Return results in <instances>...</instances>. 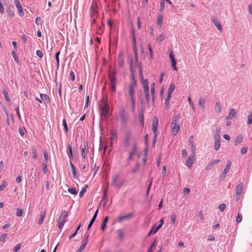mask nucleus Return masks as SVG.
<instances>
[{"label":"nucleus","instance_id":"f257e3e1","mask_svg":"<svg viewBox=\"0 0 252 252\" xmlns=\"http://www.w3.org/2000/svg\"><path fill=\"white\" fill-rule=\"evenodd\" d=\"M118 120L120 122L121 127L123 129L125 128L128 124V115L123 107L121 108L119 110Z\"/></svg>","mask_w":252,"mask_h":252},{"label":"nucleus","instance_id":"f03ea898","mask_svg":"<svg viewBox=\"0 0 252 252\" xmlns=\"http://www.w3.org/2000/svg\"><path fill=\"white\" fill-rule=\"evenodd\" d=\"M117 72L115 70L110 71L108 73V79L110 81L109 90L112 93H115L117 85Z\"/></svg>","mask_w":252,"mask_h":252},{"label":"nucleus","instance_id":"7ed1b4c3","mask_svg":"<svg viewBox=\"0 0 252 252\" xmlns=\"http://www.w3.org/2000/svg\"><path fill=\"white\" fill-rule=\"evenodd\" d=\"M132 136V132L130 129H128L126 131L124 138V145L125 147H127L130 145Z\"/></svg>","mask_w":252,"mask_h":252},{"label":"nucleus","instance_id":"20e7f679","mask_svg":"<svg viewBox=\"0 0 252 252\" xmlns=\"http://www.w3.org/2000/svg\"><path fill=\"white\" fill-rule=\"evenodd\" d=\"M103 104L101 106L100 115L104 117H107L108 115L109 105L107 100H103Z\"/></svg>","mask_w":252,"mask_h":252},{"label":"nucleus","instance_id":"39448f33","mask_svg":"<svg viewBox=\"0 0 252 252\" xmlns=\"http://www.w3.org/2000/svg\"><path fill=\"white\" fill-rule=\"evenodd\" d=\"M136 84L135 82H133L128 85V93L130 96V98H134V88L135 87Z\"/></svg>","mask_w":252,"mask_h":252},{"label":"nucleus","instance_id":"423d86ee","mask_svg":"<svg viewBox=\"0 0 252 252\" xmlns=\"http://www.w3.org/2000/svg\"><path fill=\"white\" fill-rule=\"evenodd\" d=\"M158 119L157 118H155L153 120L152 130L154 135H155V138H157L158 135Z\"/></svg>","mask_w":252,"mask_h":252},{"label":"nucleus","instance_id":"0eeeda50","mask_svg":"<svg viewBox=\"0 0 252 252\" xmlns=\"http://www.w3.org/2000/svg\"><path fill=\"white\" fill-rule=\"evenodd\" d=\"M14 4L18 10L19 15L21 17L23 16L24 15V12L23 10L22 6L19 0H14Z\"/></svg>","mask_w":252,"mask_h":252},{"label":"nucleus","instance_id":"6e6552de","mask_svg":"<svg viewBox=\"0 0 252 252\" xmlns=\"http://www.w3.org/2000/svg\"><path fill=\"white\" fill-rule=\"evenodd\" d=\"M195 160L194 156L193 154H191L187 158L186 162V165L189 167L191 168Z\"/></svg>","mask_w":252,"mask_h":252},{"label":"nucleus","instance_id":"1a4fd4ad","mask_svg":"<svg viewBox=\"0 0 252 252\" xmlns=\"http://www.w3.org/2000/svg\"><path fill=\"white\" fill-rule=\"evenodd\" d=\"M180 128V126L178 124H171L172 133L173 136H175L177 134Z\"/></svg>","mask_w":252,"mask_h":252},{"label":"nucleus","instance_id":"9d476101","mask_svg":"<svg viewBox=\"0 0 252 252\" xmlns=\"http://www.w3.org/2000/svg\"><path fill=\"white\" fill-rule=\"evenodd\" d=\"M243 188V184L242 182H240V183L235 188V193L236 195H241Z\"/></svg>","mask_w":252,"mask_h":252},{"label":"nucleus","instance_id":"9b49d317","mask_svg":"<svg viewBox=\"0 0 252 252\" xmlns=\"http://www.w3.org/2000/svg\"><path fill=\"white\" fill-rule=\"evenodd\" d=\"M212 21L213 23L215 25V26L218 28V29L221 32L222 31V29L220 22L218 21L217 19L215 17L212 19Z\"/></svg>","mask_w":252,"mask_h":252},{"label":"nucleus","instance_id":"f8f14e48","mask_svg":"<svg viewBox=\"0 0 252 252\" xmlns=\"http://www.w3.org/2000/svg\"><path fill=\"white\" fill-rule=\"evenodd\" d=\"M45 216H46V211L45 210L42 211L40 214L39 218L38 221V224L39 225H40L43 223L44 219L45 218Z\"/></svg>","mask_w":252,"mask_h":252},{"label":"nucleus","instance_id":"ddd939ff","mask_svg":"<svg viewBox=\"0 0 252 252\" xmlns=\"http://www.w3.org/2000/svg\"><path fill=\"white\" fill-rule=\"evenodd\" d=\"M119 177L120 176L119 174L114 175L112 177V185L115 188H117L118 186V180L119 178Z\"/></svg>","mask_w":252,"mask_h":252},{"label":"nucleus","instance_id":"4468645a","mask_svg":"<svg viewBox=\"0 0 252 252\" xmlns=\"http://www.w3.org/2000/svg\"><path fill=\"white\" fill-rule=\"evenodd\" d=\"M133 216V213H130L124 216H120L119 218L118 221L119 222H122L124 220L128 219L131 217H132Z\"/></svg>","mask_w":252,"mask_h":252},{"label":"nucleus","instance_id":"2eb2a0df","mask_svg":"<svg viewBox=\"0 0 252 252\" xmlns=\"http://www.w3.org/2000/svg\"><path fill=\"white\" fill-rule=\"evenodd\" d=\"M119 65L121 67H123L124 65V57L122 53H120L118 58Z\"/></svg>","mask_w":252,"mask_h":252},{"label":"nucleus","instance_id":"dca6fc26","mask_svg":"<svg viewBox=\"0 0 252 252\" xmlns=\"http://www.w3.org/2000/svg\"><path fill=\"white\" fill-rule=\"evenodd\" d=\"M220 130H221L220 127H218L216 128V132H215V134L214 135V140H220Z\"/></svg>","mask_w":252,"mask_h":252},{"label":"nucleus","instance_id":"f3484780","mask_svg":"<svg viewBox=\"0 0 252 252\" xmlns=\"http://www.w3.org/2000/svg\"><path fill=\"white\" fill-rule=\"evenodd\" d=\"M231 165V163L230 160H228L227 161V164L225 166L224 169L223 170V172H224V174H227L229 171L230 170V168Z\"/></svg>","mask_w":252,"mask_h":252},{"label":"nucleus","instance_id":"a211bd4d","mask_svg":"<svg viewBox=\"0 0 252 252\" xmlns=\"http://www.w3.org/2000/svg\"><path fill=\"white\" fill-rule=\"evenodd\" d=\"M163 19V16L162 14H159L158 15V20H157V26L159 27V28H161L162 24V20Z\"/></svg>","mask_w":252,"mask_h":252},{"label":"nucleus","instance_id":"6ab92c4d","mask_svg":"<svg viewBox=\"0 0 252 252\" xmlns=\"http://www.w3.org/2000/svg\"><path fill=\"white\" fill-rule=\"evenodd\" d=\"M141 83L144 88V91L149 90L148 81L147 79H143L142 81H141Z\"/></svg>","mask_w":252,"mask_h":252},{"label":"nucleus","instance_id":"aec40b11","mask_svg":"<svg viewBox=\"0 0 252 252\" xmlns=\"http://www.w3.org/2000/svg\"><path fill=\"white\" fill-rule=\"evenodd\" d=\"M136 148H137L136 144H134L133 145L132 151L131 152H130L128 154L127 160H130L131 159L132 156L134 155L135 152L136 150Z\"/></svg>","mask_w":252,"mask_h":252},{"label":"nucleus","instance_id":"412c9836","mask_svg":"<svg viewBox=\"0 0 252 252\" xmlns=\"http://www.w3.org/2000/svg\"><path fill=\"white\" fill-rule=\"evenodd\" d=\"M40 96L41 100H42L44 103H48L49 101V98L47 94H40Z\"/></svg>","mask_w":252,"mask_h":252},{"label":"nucleus","instance_id":"4be33fe9","mask_svg":"<svg viewBox=\"0 0 252 252\" xmlns=\"http://www.w3.org/2000/svg\"><path fill=\"white\" fill-rule=\"evenodd\" d=\"M7 14L8 15V16L12 18L14 15V12L13 10V8L12 7H8L6 10Z\"/></svg>","mask_w":252,"mask_h":252},{"label":"nucleus","instance_id":"5701e85b","mask_svg":"<svg viewBox=\"0 0 252 252\" xmlns=\"http://www.w3.org/2000/svg\"><path fill=\"white\" fill-rule=\"evenodd\" d=\"M175 85L173 84H170L167 91V94L171 95L175 90Z\"/></svg>","mask_w":252,"mask_h":252},{"label":"nucleus","instance_id":"b1692460","mask_svg":"<svg viewBox=\"0 0 252 252\" xmlns=\"http://www.w3.org/2000/svg\"><path fill=\"white\" fill-rule=\"evenodd\" d=\"M243 138L242 136L239 135L237 136L234 141V145L235 146L238 145L239 143H241L243 141Z\"/></svg>","mask_w":252,"mask_h":252},{"label":"nucleus","instance_id":"393cba45","mask_svg":"<svg viewBox=\"0 0 252 252\" xmlns=\"http://www.w3.org/2000/svg\"><path fill=\"white\" fill-rule=\"evenodd\" d=\"M215 140V144H214V149L216 151H218L220 148V140Z\"/></svg>","mask_w":252,"mask_h":252},{"label":"nucleus","instance_id":"a878e982","mask_svg":"<svg viewBox=\"0 0 252 252\" xmlns=\"http://www.w3.org/2000/svg\"><path fill=\"white\" fill-rule=\"evenodd\" d=\"M151 93L152 95L153 100L154 101V94L155 93V84L152 83L151 86Z\"/></svg>","mask_w":252,"mask_h":252},{"label":"nucleus","instance_id":"bb28decb","mask_svg":"<svg viewBox=\"0 0 252 252\" xmlns=\"http://www.w3.org/2000/svg\"><path fill=\"white\" fill-rule=\"evenodd\" d=\"M145 98L146 100V102L147 103L148 105L150 104V97L149 94V90L148 91H144Z\"/></svg>","mask_w":252,"mask_h":252},{"label":"nucleus","instance_id":"cd10ccee","mask_svg":"<svg viewBox=\"0 0 252 252\" xmlns=\"http://www.w3.org/2000/svg\"><path fill=\"white\" fill-rule=\"evenodd\" d=\"M215 109L216 112L220 113L221 111V106L219 102H216L215 104Z\"/></svg>","mask_w":252,"mask_h":252},{"label":"nucleus","instance_id":"c85d7f7f","mask_svg":"<svg viewBox=\"0 0 252 252\" xmlns=\"http://www.w3.org/2000/svg\"><path fill=\"white\" fill-rule=\"evenodd\" d=\"M117 132L116 131H113L110 132V140H114L117 139Z\"/></svg>","mask_w":252,"mask_h":252},{"label":"nucleus","instance_id":"c756f323","mask_svg":"<svg viewBox=\"0 0 252 252\" xmlns=\"http://www.w3.org/2000/svg\"><path fill=\"white\" fill-rule=\"evenodd\" d=\"M67 148H68V152H67V155H68V158H69V159H71L73 158L72 148L70 145H68Z\"/></svg>","mask_w":252,"mask_h":252},{"label":"nucleus","instance_id":"7c9ffc66","mask_svg":"<svg viewBox=\"0 0 252 252\" xmlns=\"http://www.w3.org/2000/svg\"><path fill=\"white\" fill-rule=\"evenodd\" d=\"M88 152V150L86 149V148H81V155L83 159H86V154Z\"/></svg>","mask_w":252,"mask_h":252},{"label":"nucleus","instance_id":"2f4dec72","mask_svg":"<svg viewBox=\"0 0 252 252\" xmlns=\"http://www.w3.org/2000/svg\"><path fill=\"white\" fill-rule=\"evenodd\" d=\"M2 94L4 95V97H5V99L6 100V101H7L8 102H10V99L8 97V92L7 90H3V92H2Z\"/></svg>","mask_w":252,"mask_h":252},{"label":"nucleus","instance_id":"473e14b6","mask_svg":"<svg viewBox=\"0 0 252 252\" xmlns=\"http://www.w3.org/2000/svg\"><path fill=\"white\" fill-rule=\"evenodd\" d=\"M205 99L202 97L200 98V99H199V101H198V105L200 107H201L202 108L204 109L205 107Z\"/></svg>","mask_w":252,"mask_h":252},{"label":"nucleus","instance_id":"72a5a7b5","mask_svg":"<svg viewBox=\"0 0 252 252\" xmlns=\"http://www.w3.org/2000/svg\"><path fill=\"white\" fill-rule=\"evenodd\" d=\"M32 157L34 159H36L37 158V150L34 146L32 147Z\"/></svg>","mask_w":252,"mask_h":252},{"label":"nucleus","instance_id":"f704fd0d","mask_svg":"<svg viewBox=\"0 0 252 252\" xmlns=\"http://www.w3.org/2000/svg\"><path fill=\"white\" fill-rule=\"evenodd\" d=\"M180 119V115L177 114L173 118V120L171 124H177L178 121Z\"/></svg>","mask_w":252,"mask_h":252},{"label":"nucleus","instance_id":"c9c22d12","mask_svg":"<svg viewBox=\"0 0 252 252\" xmlns=\"http://www.w3.org/2000/svg\"><path fill=\"white\" fill-rule=\"evenodd\" d=\"M11 55H12L13 58H14L15 62L17 64H19V61L18 57L17 55H16L15 51H12Z\"/></svg>","mask_w":252,"mask_h":252},{"label":"nucleus","instance_id":"e433bc0d","mask_svg":"<svg viewBox=\"0 0 252 252\" xmlns=\"http://www.w3.org/2000/svg\"><path fill=\"white\" fill-rule=\"evenodd\" d=\"M68 191L73 195H76L78 193L77 191L76 190V189L75 188H69L68 189Z\"/></svg>","mask_w":252,"mask_h":252},{"label":"nucleus","instance_id":"4c0bfd02","mask_svg":"<svg viewBox=\"0 0 252 252\" xmlns=\"http://www.w3.org/2000/svg\"><path fill=\"white\" fill-rule=\"evenodd\" d=\"M171 96H172L171 95L167 94V96L165 99V104L166 105V106L168 108L169 107V103H170V101Z\"/></svg>","mask_w":252,"mask_h":252},{"label":"nucleus","instance_id":"58836bf2","mask_svg":"<svg viewBox=\"0 0 252 252\" xmlns=\"http://www.w3.org/2000/svg\"><path fill=\"white\" fill-rule=\"evenodd\" d=\"M70 167H71V169H72L73 176L74 177H75L76 175L75 168L74 166L73 165V163H72V162L71 161H70Z\"/></svg>","mask_w":252,"mask_h":252},{"label":"nucleus","instance_id":"ea45409f","mask_svg":"<svg viewBox=\"0 0 252 252\" xmlns=\"http://www.w3.org/2000/svg\"><path fill=\"white\" fill-rule=\"evenodd\" d=\"M248 125H251L252 123V112L250 111L248 116Z\"/></svg>","mask_w":252,"mask_h":252},{"label":"nucleus","instance_id":"a19ab883","mask_svg":"<svg viewBox=\"0 0 252 252\" xmlns=\"http://www.w3.org/2000/svg\"><path fill=\"white\" fill-rule=\"evenodd\" d=\"M242 215L241 214L238 213L237 216L236 218V222L238 223H240L242 221Z\"/></svg>","mask_w":252,"mask_h":252},{"label":"nucleus","instance_id":"79ce46f5","mask_svg":"<svg viewBox=\"0 0 252 252\" xmlns=\"http://www.w3.org/2000/svg\"><path fill=\"white\" fill-rule=\"evenodd\" d=\"M64 220L63 219H62L61 218H60L59 222H58V226L60 229H61L63 226L64 225Z\"/></svg>","mask_w":252,"mask_h":252},{"label":"nucleus","instance_id":"37998d69","mask_svg":"<svg viewBox=\"0 0 252 252\" xmlns=\"http://www.w3.org/2000/svg\"><path fill=\"white\" fill-rule=\"evenodd\" d=\"M63 125L64 127L65 132L67 133L68 132V127L65 119H63Z\"/></svg>","mask_w":252,"mask_h":252},{"label":"nucleus","instance_id":"c03bdc74","mask_svg":"<svg viewBox=\"0 0 252 252\" xmlns=\"http://www.w3.org/2000/svg\"><path fill=\"white\" fill-rule=\"evenodd\" d=\"M236 112L235 110L233 108H231L230 110L229 115L230 117H231V118H232L233 117H234L235 116V115H236Z\"/></svg>","mask_w":252,"mask_h":252},{"label":"nucleus","instance_id":"a18cd8bd","mask_svg":"<svg viewBox=\"0 0 252 252\" xmlns=\"http://www.w3.org/2000/svg\"><path fill=\"white\" fill-rule=\"evenodd\" d=\"M21 244H17L13 250V252H17L21 249Z\"/></svg>","mask_w":252,"mask_h":252},{"label":"nucleus","instance_id":"49530a36","mask_svg":"<svg viewBox=\"0 0 252 252\" xmlns=\"http://www.w3.org/2000/svg\"><path fill=\"white\" fill-rule=\"evenodd\" d=\"M87 244V242L86 243H83L81 246L76 251V252H81L82 251H83V250H84L86 245Z\"/></svg>","mask_w":252,"mask_h":252},{"label":"nucleus","instance_id":"de8ad7c7","mask_svg":"<svg viewBox=\"0 0 252 252\" xmlns=\"http://www.w3.org/2000/svg\"><path fill=\"white\" fill-rule=\"evenodd\" d=\"M23 211L22 209L20 208H17L16 209V216L17 217H21L23 215Z\"/></svg>","mask_w":252,"mask_h":252},{"label":"nucleus","instance_id":"09e8293b","mask_svg":"<svg viewBox=\"0 0 252 252\" xmlns=\"http://www.w3.org/2000/svg\"><path fill=\"white\" fill-rule=\"evenodd\" d=\"M165 39V34L161 33L158 37L157 40L159 41H162Z\"/></svg>","mask_w":252,"mask_h":252},{"label":"nucleus","instance_id":"8fccbe9b","mask_svg":"<svg viewBox=\"0 0 252 252\" xmlns=\"http://www.w3.org/2000/svg\"><path fill=\"white\" fill-rule=\"evenodd\" d=\"M165 3L163 1H160V9H159V10L160 12H162L164 8H165Z\"/></svg>","mask_w":252,"mask_h":252},{"label":"nucleus","instance_id":"3c124183","mask_svg":"<svg viewBox=\"0 0 252 252\" xmlns=\"http://www.w3.org/2000/svg\"><path fill=\"white\" fill-rule=\"evenodd\" d=\"M7 186V183L5 181H3L1 185H0V191L4 189Z\"/></svg>","mask_w":252,"mask_h":252},{"label":"nucleus","instance_id":"603ef678","mask_svg":"<svg viewBox=\"0 0 252 252\" xmlns=\"http://www.w3.org/2000/svg\"><path fill=\"white\" fill-rule=\"evenodd\" d=\"M131 102V111L132 112H134L135 110V100L134 98H130Z\"/></svg>","mask_w":252,"mask_h":252},{"label":"nucleus","instance_id":"864d4df0","mask_svg":"<svg viewBox=\"0 0 252 252\" xmlns=\"http://www.w3.org/2000/svg\"><path fill=\"white\" fill-rule=\"evenodd\" d=\"M69 77L71 81H74L75 80V74L73 71L70 72Z\"/></svg>","mask_w":252,"mask_h":252},{"label":"nucleus","instance_id":"5fc2aeb1","mask_svg":"<svg viewBox=\"0 0 252 252\" xmlns=\"http://www.w3.org/2000/svg\"><path fill=\"white\" fill-rule=\"evenodd\" d=\"M226 207V205L225 204H221L219 206V209L220 211L223 212Z\"/></svg>","mask_w":252,"mask_h":252},{"label":"nucleus","instance_id":"6e6d98bb","mask_svg":"<svg viewBox=\"0 0 252 252\" xmlns=\"http://www.w3.org/2000/svg\"><path fill=\"white\" fill-rule=\"evenodd\" d=\"M191 150L192 152V154H193L194 155L195 152V146L194 145L193 142L191 141Z\"/></svg>","mask_w":252,"mask_h":252},{"label":"nucleus","instance_id":"4d7b16f0","mask_svg":"<svg viewBox=\"0 0 252 252\" xmlns=\"http://www.w3.org/2000/svg\"><path fill=\"white\" fill-rule=\"evenodd\" d=\"M156 241H155L151 245L149 249H148V252H153V248L156 245Z\"/></svg>","mask_w":252,"mask_h":252},{"label":"nucleus","instance_id":"13d9d810","mask_svg":"<svg viewBox=\"0 0 252 252\" xmlns=\"http://www.w3.org/2000/svg\"><path fill=\"white\" fill-rule=\"evenodd\" d=\"M148 48L150 53V57L151 59H153V51L150 44H148Z\"/></svg>","mask_w":252,"mask_h":252},{"label":"nucleus","instance_id":"bf43d9fd","mask_svg":"<svg viewBox=\"0 0 252 252\" xmlns=\"http://www.w3.org/2000/svg\"><path fill=\"white\" fill-rule=\"evenodd\" d=\"M86 187L82 188L80 192H79V197H82L84 194V193L86 192Z\"/></svg>","mask_w":252,"mask_h":252},{"label":"nucleus","instance_id":"052dcab7","mask_svg":"<svg viewBox=\"0 0 252 252\" xmlns=\"http://www.w3.org/2000/svg\"><path fill=\"white\" fill-rule=\"evenodd\" d=\"M171 65L173 67V69L174 70H176L177 67L176 66V62L175 60H171Z\"/></svg>","mask_w":252,"mask_h":252},{"label":"nucleus","instance_id":"680f3d73","mask_svg":"<svg viewBox=\"0 0 252 252\" xmlns=\"http://www.w3.org/2000/svg\"><path fill=\"white\" fill-rule=\"evenodd\" d=\"M47 165L46 163H44L42 164V170L43 172L46 174L47 172Z\"/></svg>","mask_w":252,"mask_h":252},{"label":"nucleus","instance_id":"e2e57ef3","mask_svg":"<svg viewBox=\"0 0 252 252\" xmlns=\"http://www.w3.org/2000/svg\"><path fill=\"white\" fill-rule=\"evenodd\" d=\"M36 54L40 58H41L43 56L42 52L39 50H38L36 51Z\"/></svg>","mask_w":252,"mask_h":252},{"label":"nucleus","instance_id":"0e129e2a","mask_svg":"<svg viewBox=\"0 0 252 252\" xmlns=\"http://www.w3.org/2000/svg\"><path fill=\"white\" fill-rule=\"evenodd\" d=\"M182 156L183 158H186L187 157L188 153L185 149H183L182 152Z\"/></svg>","mask_w":252,"mask_h":252},{"label":"nucleus","instance_id":"69168bd1","mask_svg":"<svg viewBox=\"0 0 252 252\" xmlns=\"http://www.w3.org/2000/svg\"><path fill=\"white\" fill-rule=\"evenodd\" d=\"M7 234L5 233L3 234L0 237V241L3 242L5 241V239L6 238Z\"/></svg>","mask_w":252,"mask_h":252},{"label":"nucleus","instance_id":"338daca9","mask_svg":"<svg viewBox=\"0 0 252 252\" xmlns=\"http://www.w3.org/2000/svg\"><path fill=\"white\" fill-rule=\"evenodd\" d=\"M213 164H212V163L211 162H210L208 164V165H207L206 167V170H209L210 169H211L213 166Z\"/></svg>","mask_w":252,"mask_h":252},{"label":"nucleus","instance_id":"774afa93","mask_svg":"<svg viewBox=\"0 0 252 252\" xmlns=\"http://www.w3.org/2000/svg\"><path fill=\"white\" fill-rule=\"evenodd\" d=\"M215 237L214 235H209L208 237V238H207V240L208 241H214L215 240Z\"/></svg>","mask_w":252,"mask_h":252}]
</instances>
